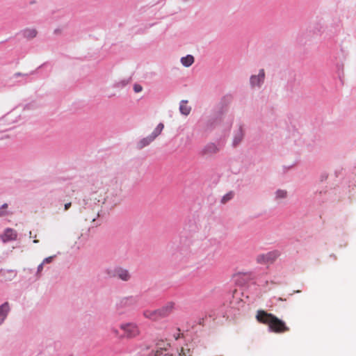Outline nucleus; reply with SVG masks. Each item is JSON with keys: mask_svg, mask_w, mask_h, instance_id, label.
Segmentation results:
<instances>
[{"mask_svg": "<svg viewBox=\"0 0 356 356\" xmlns=\"http://www.w3.org/2000/svg\"><path fill=\"white\" fill-rule=\"evenodd\" d=\"M113 332L118 335V331L117 330H113Z\"/></svg>", "mask_w": 356, "mask_h": 356, "instance_id": "nucleus-30", "label": "nucleus"}, {"mask_svg": "<svg viewBox=\"0 0 356 356\" xmlns=\"http://www.w3.org/2000/svg\"><path fill=\"white\" fill-rule=\"evenodd\" d=\"M162 353V351L157 350L155 353V356H161V354Z\"/></svg>", "mask_w": 356, "mask_h": 356, "instance_id": "nucleus-29", "label": "nucleus"}, {"mask_svg": "<svg viewBox=\"0 0 356 356\" xmlns=\"http://www.w3.org/2000/svg\"><path fill=\"white\" fill-rule=\"evenodd\" d=\"M190 353L189 348H181L179 353V356H188Z\"/></svg>", "mask_w": 356, "mask_h": 356, "instance_id": "nucleus-22", "label": "nucleus"}, {"mask_svg": "<svg viewBox=\"0 0 356 356\" xmlns=\"http://www.w3.org/2000/svg\"><path fill=\"white\" fill-rule=\"evenodd\" d=\"M242 138H243V134L240 131L234 139V145H238L241 141Z\"/></svg>", "mask_w": 356, "mask_h": 356, "instance_id": "nucleus-20", "label": "nucleus"}, {"mask_svg": "<svg viewBox=\"0 0 356 356\" xmlns=\"http://www.w3.org/2000/svg\"><path fill=\"white\" fill-rule=\"evenodd\" d=\"M256 319L259 323L268 325L269 330L275 333H284L290 330L284 321L264 310L257 312Z\"/></svg>", "mask_w": 356, "mask_h": 356, "instance_id": "nucleus-1", "label": "nucleus"}, {"mask_svg": "<svg viewBox=\"0 0 356 356\" xmlns=\"http://www.w3.org/2000/svg\"><path fill=\"white\" fill-rule=\"evenodd\" d=\"M71 205H72L71 202L66 203L64 207L65 210V211L68 210L70 208Z\"/></svg>", "mask_w": 356, "mask_h": 356, "instance_id": "nucleus-28", "label": "nucleus"}, {"mask_svg": "<svg viewBox=\"0 0 356 356\" xmlns=\"http://www.w3.org/2000/svg\"><path fill=\"white\" fill-rule=\"evenodd\" d=\"M120 327L124 332L123 337L124 338L132 339L140 334V330L135 323H123Z\"/></svg>", "mask_w": 356, "mask_h": 356, "instance_id": "nucleus-3", "label": "nucleus"}, {"mask_svg": "<svg viewBox=\"0 0 356 356\" xmlns=\"http://www.w3.org/2000/svg\"><path fill=\"white\" fill-rule=\"evenodd\" d=\"M154 140L150 136L143 138L139 143H138V147L139 148H143L144 147L148 145L150 143H152Z\"/></svg>", "mask_w": 356, "mask_h": 356, "instance_id": "nucleus-17", "label": "nucleus"}, {"mask_svg": "<svg viewBox=\"0 0 356 356\" xmlns=\"http://www.w3.org/2000/svg\"><path fill=\"white\" fill-rule=\"evenodd\" d=\"M23 36L27 39H32L36 37L38 31L35 29H26L22 32Z\"/></svg>", "mask_w": 356, "mask_h": 356, "instance_id": "nucleus-14", "label": "nucleus"}, {"mask_svg": "<svg viewBox=\"0 0 356 356\" xmlns=\"http://www.w3.org/2000/svg\"><path fill=\"white\" fill-rule=\"evenodd\" d=\"M134 90L136 92H140L142 91L143 88L140 85L135 84L134 86Z\"/></svg>", "mask_w": 356, "mask_h": 356, "instance_id": "nucleus-24", "label": "nucleus"}, {"mask_svg": "<svg viewBox=\"0 0 356 356\" xmlns=\"http://www.w3.org/2000/svg\"><path fill=\"white\" fill-rule=\"evenodd\" d=\"M233 196L234 195L232 193H229L225 195L221 200L222 203H226L227 201L230 200L233 197Z\"/></svg>", "mask_w": 356, "mask_h": 356, "instance_id": "nucleus-21", "label": "nucleus"}, {"mask_svg": "<svg viewBox=\"0 0 356 356\" xmlns=\"http://www.w3.org/2000/svg\"><path fill=\"white\" fill-rule=\"evenodd\" d=\"M277 257L276 252H268L266 254H261L257 257V261L259 263H266L273 261Z\"/></svg>", "mask_w": 356, "mask_h": 356, "instance_id": "nucleus-8", "label": "nucleus"}, {"mask_svg": "<svg viewBox=\"0 0 356 356\" xmlns=\"http://www.w3.org/2000/svg\"><path fill=\"white\" fill-rule=\"evenodd\" d=\"M0 237L3 243L14 241L17 238V232L11 228H7Z\"/></svg>", "mask_w": 356, "mask_h": 356, "instance_id": "nucleus-7", "label": "nucleus"}, {"mask_svg": "<svg viewBox=\"0 0 356 356\" xmlns=\"http://www.w3.org/2000/svg\"><path fill=\"white\" fill-rule=\"evenodd\" d=\"M44 264L42 262L38 267V274L40 273L43 269V266Z\"/></svg>", "mask_w": 356, "mask_h": 356, "instance_id": "nucleus-27", "label": "nucleus"}, {"mask_svg": "<svg viewBox=\"0 0 356 356\" xmlns=\"http://www.w3.org/2000/svg\"><path fill=\"white\" fill-rule=\"evenodd\" d=\"M8 208L7 204H3L0 209V216H4L7 215V212L4 211V209H6Z\"/></svg>", "mask_w": 356, "mask_h": 356, "instance_id": "nucleus-23", "label": "nucleus"}, {"mask_svg": "<svg viewBox=\"0 0 356 356\" xmlns=\"http://www.w3.org/2000/svg\"><path fill=\"white\" fill-rule=\"evenodd\" d=\"M33 242H34V243H38V240H34V241H33Z\"/></svg>", "mask_w": 356, "mask_h": 356, "instance_id": "nucleus-31", "label": "nucleus"}, {"mask_svg": "<svg viewBox=\"0 0 356 356\" xmlns=\"http://www.w3.org/2000/svg\"><path fill=\"white\" fill-rule=\"evenodd\" d=\"M219 150L218 147L213 143L208 144L203 149L205 154H216Z\"/></svg>", "mask_w": 356, "mask_h": 356, "instance_id": "nucleus-13", "label": "nucleus"}, {"mask_svg": "<svg viewBox=\"0 0 356 356\" xmlns=\"http://www.w3.org/2000/svg\"><path fill=\"white\" fill-rule=\"evenodd\" d=\"M181 63L185 67H190L194 63V58L191 55H188L181 58Z\"/></svg>", "mask_w": 356, "mask_h": 356, "instance_id": "nucleus-15", "label": "nucleus"}, {"mask_svg": "<svg viewBox=\"0 0 356 356\" xmlns=\"http://www.w3.org/2000/svg\"><path fill=\"white\" fill-rule=\"evenodd\" d=\"M121 193L122 189L120 188L110 191L106 196V201L114 205L118 204L122 200Z\"/></svg>", "mask_w": 356, "mask_h": 356, "instance_id": "nucleus-4", "label": "nucleus"}, {"mask_svg": "<svg viewBox=\"0 0 356 356\" xmlns=\"http://www.w3.org/2000/svg\"><path fill=\"white\" fill-rule=\"evenodd\" d=\"M175 307V303L169 302L158 309L160 318H163L172 313Z\"/></svg>", "mask_w": 356, "mask_h": 356, "instance_id": "nucleus-5", "label": "nucleus"}, {"mask_svg": "<svg viewBox=\"0 0 356 356\" xmlns=\"http://www.w3.org/2000/svg\"><path fill=\"white\" fill-rule=\"evenodd\" d=\"M164 128V125L163 123H159L157 127L155 128L154 131L149 135L153 140H154L158 136L161 134L163 129Z\"/></svg>", "mask_w": 356, "mask_h": 356, "instance_id": "nucleus-16", "label": "nucleus"}, {"mask_svg": "<svg viewBox=\"0 0 356 356\" xmlns=\"http://www.w3.org/2000/svg\"><path fill=\"white\" fill-rule=\"evenodd\" d=\"M106 273L110 277H115L117 275V267L108 268L106 270Z\"/></svg>", "mask_w": 356, "mask_h": 356, "instance_id": "nucleus-19", "label": "nucleus"}, {"mask_svg": "<svg viewBox=\"0 0 356 356\" xmlns=\"http://www.w3.org/2000/svg\"><path fill=\"white\" fill-rule=\"evenodd\" d=\"M287 192L284 190H277L275 193V197L277 200H281L286 197Z\"/></svg>", "mask_w": 356, "mask_h": 356, "instance_id": "nucleus-18", "label": "nucleus"}, {"mask_svg": "<svg viewBox=\"0 0 356 356\" xmlns=\"http://www.w3.org/2000/svg\"><path fill=\"white\" fill-rule=\"evenodd\" d=\"M10 307L8 302H4L3 305L0 306V325L6 319Z\"/></svg>", "mask_w": 356, "mask_h": 356, "instance_id": "nucleus-9", "label": "nucleus"}, {"mask_svg": "<svg viewBox=\"0 0 356 356\" xmlns=\"http://www.w3.org/2000/svg\"><path fill=\"white\" fill-rule=\"evenodd\" d=\"M265 77V72L264 70H261L259 71V74L252 75L250 77V84L252 87L260 86L261 84L264 82Z\"/></svg>", "mask_w": 356, "mask_h": 356, "instance_id": "nucleus-6", "label": "nucleus"}, {"mask_svg": "<svg viewBox=\"0 0 356 356\" xmlns=\"http://www.w3.org/2000/svg\"><path fill=\"white\" fill-rule=\"evenodd\" d=\"M179 111L181 114L188 115L191 111V107L188 105L187 100H181L179 105Z\"/></svg>", "mask_w": 356, "mask_h": 356, "instance_id": "nucleus-12", "label": "nucleus"}, {"mask_svg": "<svg viewBox=\"0 0 356 356\" xmlns=\"http://www.w3.org/2000/svg\"><path fill=\"white\" fill-rule=\"evenodd\" d=\"M97 216H98V214L97 213H95L92 217L86 218V220H90L91 222H94Z\"/></svg>", "mask_w": 356, "mask_h": 356, "instance_id": "nucleus-26", "label": "nucleus"}, {"mask_svg": "<svg viewBox=\"0 0 356 356\" xmlns=\"http://www.w3.org/2000/svg\"><path fill=\"white\" fill-rule=\"evenodd\" d=\"M53 258H54V257H52V256H51V257H47V258H45V259L43 260L42 263H43L44 264H49V263H51V262L52 261Z\"/></svg>", "mask_w": 356, "mask_h": 356, "instance_id": "nucleus-25", "label": "nucleus"}, {"mask_svg": "<svg viewBox=\"0 0 356 356\" xmlns=\"http://www.w3.org/2000/svg\"><path fill=\"white\" fill-rule=\"evenodd\" d=\"M143 316L152 321H157L160 319L158 309L156 310H145L143 312Z\"/></svg>", "mask_w": 356, "mask_h": 356, "instance_id": "nucleus-11", "label": "nucleus"}, {"mask_svg": "<svg viewBox=\"0 0 356 356\" xmlns=\"http://www.w3.org/2000/svg\"><path fill=\"white\" fill-rule=\"evenodd\" d=\"M106 192L105 189L102 186H93L91 188V191L90 193L88 199L86 200H84L86 202V204H88V201H94L95 204L96 202L99 203H104L106 201V196H105Z\"/></svg>", "mask_w": 356, "mask_h": 356, "instance_id": "nucleus-2", "label": "nucleus"}, {"mask_svg": "<svg viewBox=\"0 0 356 356\" xmlns=\"http://www.w3.org/2000/svg\"><path fill=\"white\" fill-rule=\"evenodd\" d=\"M116 277H118V278L123 281H128L131 277L128 270L120 267H117Z\"/></svg>", "mask_w": 356, "mask_h": 356, "instance_id": "nucleus-10", "label": "nucleus"}]
</instances>
